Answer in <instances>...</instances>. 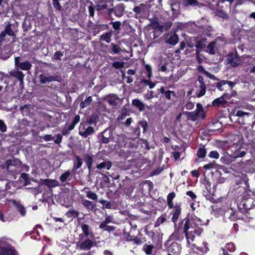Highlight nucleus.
<instances>
[{
  "label": "nucleus",
  "mask_w": 255,
  "mask_h": 255,
  "mask_svg": "<svg viewBox=\"0 0 255 255\" xmlns=\"http://www.w3.org/2000/svg\"><path fill=\"white\" fill-rule=\"evenodd\" d=\"M172 209L171 221L174 223V232L170 238L180 241L183 239L184 235L187 244L189 246L191 243L195 240L196 237L201 236L203 232V229L201 226L205 224L200 218L195 216H190L189 214L177 223V221L181 214V206L176 204Z\"/></svg>",
  "instance_id": "1"
},
{
  "label": "nucleus",
  "mask_w": 255,
  "mask_h": 255,
  "mask_svg": "<svg viewBox=\"0 0 255 255\" xmlns=\"http://www.w3.org/2000/svg\"><path fill=\"white\" fill-rule=\"evenodd\" d=\"M237 190H239V192H243V195L240 199L238 197V206L239 209L244 210V212H246L247 210L251 209L253 206L254 200L251 197L252 195L251 191L247 190L244 187H239Z\"/></svg>",
  "instance_id": "2"
},
{
  "label": "nucleus",
  "mask_w": 255,
  "mask_h": 255,
  "mask_svg": "<svg viewBox=\"0 0 255 255\" xmlns=\"http://www.w3.org/2000/svg\"><path fill=\"white\" fill-rule=\"evenodd\" d=\"M127 144V146L131 148H134L135 149V151L134 152H131L130 151H127L126 153H125V160H128V161H132L134 160L133 159V157L130 159H128L130 156L131 153H134L137 152V148H138V146L141 144V146H143L144 148L145 149L149 150L150 149V147L149 146L148 142L145 140V139H138L137 140V138H135L132 141L130 142H127L126 143Z\"/></svg>",
  "instance_id": "3"
},
{
  "label": "nucleus",
  "mask_w": 255,
  "mask_h": 255,
  "mask_svg": "<svg viewBox=\"0 0 255 255\" xmlns=\"http://www.w3.org/2000/svg\"><path fill=\"white\" fill-rule=\"evenodd\" d=\"M21 164V161L17 158L7 159L5 163L0 165V167L12 174H17L19 172V168Z\"/></svg>",
  "instance_id": "4"
},
{
  "label": "nucleus",
  "mask_w": 255,
  "mask_h": 255,
  "mask_svg": "<svg viewBox=\"0 0 255 255\" xmlns=\"http://www.w3.org/2000/svg\"><path fill=\"white\" fill-rule=\"evenodd\" d=\"M246 154V152L244 150L241 151V149H238L235 150L234 154L231 155L228 153L224 154L220 158L221 162L225 165L230 164L236 158L238 157H242Z\"/></svg>",
  "instance_id": "5"
},
{
  "label": "nucleus",
  "mask_w": 255,
  "mask_h": 255,
  "mask_svg": "<svg viewBox=\"0 0 255 255\" xmlns=\"http://www.w3.org/2000/svg\"><path fill=\"white\" fill-rule=\"evenodd\" d=\"M135 13V17L137 19H146L149 15V9L147 5L144 3H140L135 6L132 9Z\"/></svg>",
  "instance_id": "6"
},
{
  "label": "nucleus",
  "mask_w": 255,
  "mask_h": 255,
  "mask_svg": "<svg viewBox=\"0 0 255 255\" xmlns=\"http://www.w3.org/2000/svg\"><path fill=\"white\" fill-rule=\"evenodd\" d=\"M196 110L195 111L189 112H186V115L187 117L192 121H196L199 118V113H201V119L206 118V113H205L202 105L198 103L196 105Z\"/></svg>",
  "instance_id": "7"
},
{
  "label": "nucleus",
  "mask_w": 255,
  "mask_h": 255,
  "mask_svg": "<svg viewBox=\"0 0 255 255\" xmlns=\"http://www.w3.org/2000/svg\"><path fill=\"white\" fill-rule=\"evenodd\" d=\"M98 138L100 143H108L113 140V131L110 129L107 128L98 134Z\"/></svg>",
  "instance_id": "8"
},
{
  "label": "nucleus",
  "mask_w": 255,
  "mask_h": 255,
  "mask_svg": "<svg viewBox=\"0 0 255 255\" xmlns=\"http://www.w3.org/2000/svg\"><path fill=\"white\" fill-rule=\"evenodd\" d=\"M181 245L177 243H172L167 248V252L163 251L162 253L166 255H179L181 252Z\"/></svg>",
  "instance_id": "9"
},
{
  "label": "nucleus",
  "mask_w": 255,
  "mask_h": 255,
  "mask_svg": "<svg viewBox=\"0 0 255 255\" xmlns=\"http://www.w3.org/2000/svg\"><path fill=\"white\" fill-rule=\"evenodd\" d=\"M94 132V128L88 126L87 124L81 123L79 128V134L84 138L92 135Z\"/></svg>",
  "instance_id": "10"
},
{
  "label": "nucleus",
  "mask_w": 255,
  "mask_h": 255,
  "mask_svg": "<svg viewBox=\"0 0 255 255\" xmlns=\"http://www.w3.org/2000/svg\"><path fill=\"white\" fill-rule=\"evenodd\" d=\"M250 114L247 112H244L242 110H238L237 111L234 112L231 116L230 117L232 121L233 120H236V122L241 124H245V120L244 119V116H249Z\"/></svg>",
  "instance_id": "11"
},
{
  "label": "nucleus",
  "mask_w": 255,
  "mask_h": 255,
  "mask_svg": "<svg viewBox=\"0 0 255 255\" xmlns=\"http://www.w3.org/2000/svg\"><path fill=\"white\" fill-rule=\"evenodd\" d=\"M228 63L233 67H237L241 64V60L238 52L230 53L228 55Z\"/></svg>",
  "instance_id": "12"
},
{
  "label": "nucleus",
  "mask_w": 255,
  "mask_h": 255,
  "mask_svg": "<svg viewBox=\"0 0 255 255\" xmlns=\"http://www.w3.org/2000/svg\"><path fill=\"white\" fill-rule=\"evenodd\" d=\"M181 4L185 7H191L194 9L201 8L205 6L197 0H182Z\"/></svg>",
  "instance_id": "13"
},
{
  "label": "nucleus",
  "mask_w": 255,
  "mask_h": 255,
  "mask_svg": "<svg viewBox=\"0 0 255 255\" xmlns=\"http://www.w3.org/2000/svg\"><path fill=\"white\" fill-rule=\"evenodd\" d=\"M165 43L170 45L171 46L176 45L179 42V36L175 32L165 35Z\"/></svg>",
  "instance_id": "14"
},
{
  "label": "nucleus",
  "mask_w": 255,
  "mask_h": 255,
  "mask_svg": "<svg viewBox=\"0 0 255 255\" xmlns=\"http://www.w3.org/2000/svg\"><path fill=\"white\" fill-rule=\"evenodd\" d=\"M192 247L193 248L192 249L194 252H196L200 255H203L204 254L207 253L209 250L208 244L206 242H204L202 243V245L200 247L197 246L195 244H193L192 245Z\"/></svg>",
  "instance_id": "15"
},
{
  "label": "nucleus",
  "mask_w": 255,
  "mask_h": 255,
  "mask_svg": "<svg viewBox=\"0 0 255 255\" xmlns=\"http://www.w3.org/2000/svg\"><path fill=\"white\" fill-rule=\"evenodd\" d=\"M6 34L10 36H15V33L12 29L11 25L9 23L5 26L4 30L2 31L0 34V43L5 41Z\"/></svg>",
  "instance_id": "16"
},
{
  "label": "nucleus",
  "mask_w": 255,
  "mask_h": 255,
  "mask_svg": "<svg viewBox=\"0 0 255 255\" xmlns=\"http://www.w3.org/2000/svg\"><path fill=\"white\" fill-rule=\"evenodd\" d=\"M40 83L41 84H46L52 81H58V76L57 75H52L49 76H46L44 74L39 75Z\"/></svg>",
  "instance_id": "17"
},
{
  "label": "nucleus",
  "mask_w": 255,
  "mask_h": 255,
  "mask_svg": "<svg viewBox=\"0 0 255 255\" xmlns=\"http://www.w3.org/2000/svg\"><path fill=\"white\" fill-rule=\"evenodd\" d=\"M8 202L12 203L15 206L17 210L21 216L23 217L25 215L26 213L25 208L20 204L19 201H17L14 199H9L8 200Z\"/></svg>",
  "instance_id": "18"
},
{
  "label": "nucleus",
  "mask_w": 255,
  "mask_h": 255,
  "mask_svg": "<svg viewBox=\"0 0 255 255\" xmlns=\"http://www.w3.org/2000/svg\"><path fill=\"white\" fill-rule=\"evenodd\" d=\"M40 184L41 185H46L49 188L59 186V182L55 179H41Z\"/></svg>",
  "instance_id": "19"
},
{
  "label": "nucleus",
  "mask_w": 255,
  "mask_h": 255,
  "mask_svg": "<svg viewBox=\"0 0 255 255\" xmlns=\"http://www.w3.org/2000/svg\"><path fill=\"white\" fill-rule=\"evenodd\" d=\"M0 255H17V252L9 247H0Z\"/></svg>",
  "instance_id": "20"
},
{
  "label": "nucleus",
  "mask_w": 255,
  "mask_h": 255,
  "mask_svg": "<svg viewBox=\"0 0 255 255\" xmlns=\"http://www.w3.org/2000/svg\"><path fill=\"white\" fill-rule=\"evenodd\" d=\"M93 157L94 155L90 154L85 153L83 155V160L86 164L89 171L92 169V165L94 162Z\"/></svg>",
  "instance_id": "21"
},
{
  "label": "nucleus",
  "mask_w": 255,
  "mask_h": 255,
  "mask_svg": "<svg viewBox=\"0 0 255 255\" xmlns=\"http://www.w3.org/2000/svg\"><path fill=\"white\" fill-rule=\"evenodd\" d=\"M80 227L82 231L83 234L79 235V238L82 239L84 236L88 237L90 235L92 232H91L90 226L85 223H82L80 225Z\"/></svg>",
  "instance_id": "22"
},
{
  "label": "nucleus",
  "mask_w": 255,
  "mask_h": 255,
  "mask_svg": "<svg viewBox=\"0 0 255 255\" xmlns=\"http://www.w3.org/2000/svg\"><path fill=\"white\" fill-rule=\"evenodd\" d=\"M158 90L161 94H164L165 97L168 100H171L172 99H171L172 96L173 98L176 97V93H175V92H174L173 91H170L169 90L165 91V87H164L163 86H161L160 88V89H158Z\"/></svg>",
  "instance_id": "23"
},
{
  "label": "nucleus",
  "mask_w": 255,
  "mask_h": 255,
  "mask_svg": "<svg viewBox=\"0 0 255 255\" xmlns=\"http://www.w3.org/2000/svg\"><path fill=\"white\" fill-rule=\"evenodd\" d=\"M227 101L223 99V97H219L214 100L212 103L213 107L218 108L220 107H225L227 105Z\"/></svg>",
  "instance_id": "24"
},
{
  "label": "nucleus",
  "mask_w": 255,
  "mask_h": 255,
  "mask_svg": "<svg viewBox=\"0 0 255 255\" xmlns=\"http://www.w3.org/2000/svg\"><path fill=\"white\" fill-rule=\"evenodd\" d=\"M125 10V4L123 3H119L115 6V15L120 17L123 16Z\"/></svg>",
  "instance_id": "25"
},
{
  "label": "nucleus",
  "mask_w": 255,
  "mask_h": 255,
  "mask_svg": "<svg viewBox=\"0 0 255 255\" xmlns=\"http://www.w3.org/2000/svg\"><path fill=\"white\" fill-rule=\"evenodd\" d=\"M9 75L16 78L19 81L20 84H23L24 75L21 71L19 70L10 71Z\"/></svg>",
  "instance_id": "26"
},
{
  "label": "nucleus",
  "mask_w": 255,
  "mask_h": 255,
  "mask_svg": "<svg viewBox=\"0 0 255 255\" xmlns=\"http://www.w3.org/2000/svg\"><path fill=\"white\" fill-rule=\"evenodd\" d=\"M93 242L89 239H88L82 242L79 247L81 250H89L93 246Z\"/></svg>",
  "instance_id": "27"
},
{
  "label": "nucleus",
  "mask_w": 255,
  "mask_h": 255,
  "mask_svg": "<svg viewBox=\"0 0 255 255\" xmlns=\"http://www.w3.org/2000/svg\"><path fill=\"white\" fill-rule=\"evenodd\" d=\"M207 42L206 38H202L196 42L195 47L196 48V53L199 54V53L203 50L204 48L205 47V43Z\"/></svg>",
  "instance_id": "28"
},
{
  "label": "nucleus",
  "mask_w": 255,
  "mask_h": 255,
  "mask_svg": "<svg viewBox=\"0 0 255 255\" xmlns=\"http://www.w3.org/2000/svg\"><path fill=\"white\" fill-rule=\"evenodd\" d=\"M112 166L111 161L109 160H105L102 162L98 164L96 166L97 169L99 170L107 169L109 170Z\"/></svg>",
  "instance_id": "29"
},
{
  "label": "nucleus",
  "mask_w": 255,
  "mask_h": 255,
  "mask_svg": "<svg viewBox=\"0 0 255 255\" xmlns=\"http://www.w3.org/2000/svg\"><path fill=\"white\" fill-rule=\"evenodd\" d=\"M113 33V31L111 30L109 32H104L100 37V40L101 41H105L108 43H110L111 37Z\"/></svg>",
  "instance_id": "30"
},
{
  "label": "nucleus",
  "mask_w": 255,
  "mask_h": 255,
  "mask_svg": "<svg viewBox=\"0 0 255 255\" xmlns=\"http://www.w3.org/2000/svg\"><path fill=\"white\" fill-rule=\"evenodd\" d=\"M132 104L139 111H143L145 110V106L140 100L134 99L132 101Z\"/></svg>",
  "instance_id": "31"
},
{
  "label": "nucleus",
  "mask_w": 255,
  "mask_h": 255,
  "mask_svg": "<svg viewBox=\"0 0 255 255\" xmlns=\"http://www.w3.org/2000/svg\"><path fill=\"white\" fill-rule=\"evenodd\" d=\"M207 154V149L205 145H200L197 150L196 155L199 158H203Z\"/></svg>",
  "instance_id": "32"
},
{
  "label": "nucleus",
  "mask_w": 255,
  "mask_h": 255,
  "mask_svg": "<svg viewBox=\"0 0 255 255\" xmlns=\"http://www.w3.org/2000/svg\"><path fill=\"white\" fill-rule=\"evenodd\" d=\"M176 194L174 192L169 193L167 196V203L169 209L173 208L174 204L173 199L175 197Z\"/></svg>",
  "instance_id": "33"
},
{
  "label": "nucleus",
  "mask_w": 255,
  "mask_h": 255,
  "mask_svg": "<svg viewBox=\"0 0 255 255\" xmlns=\"http://www.w3.org/2000/svg\"><path fill=\"white\" fill-rule=\"evenodd\" d=\"M119 99L116 95H113L109 96L106 101L110 106H116L118 104L117 101Z\"/></svg>",
  "instance_id": "34"
},
{
  "label": "nucleus",
  "mask_w": 255,
  "mask_h": 255,
  "mask_svg": "<svg viewBox=\"0 0 255 255\" xmlns=\"http://www.w3.org/2000/svg\"><path fill=\"white\" fill-rule=\"evenodd\" d=\"M110 46L111 50H109V52L111 53L114 54H119L122 50L121 48L119 45L115 44L113 42L110 44Z\"/></svg>",
  "instance_id": "35"
},
{
  "label": "nucleus",
  "mask_w": 255,
  "mask_h": 255,
  "mask_svg": "<svg viewBox=\"0 0 255 255\" xmlns=\"http://www.w3.org/2000/svg\"><path fill=\"white\" fill-rule=\"evenodd\" d=\"M172 25V22L170 21L164 22L163 24H160L157 29L161 32L168 30Z\"/></svg>",
  "instance_id": "36"
},
{
  "label": "nucleus",
  "mask_w": 255,
  "mask_h": 255,
  "mask_svg": "<svg viewBox=\"0 0 255 255\" xmlns=\"http://www.w3.org/2000/svg\"><path fill=\"white\" fill-rule=\"evenodd\" d=\"M140 81L145 87L148 86L149 89H153L156 85V83L155 82H152L150 80V78H148V79L143 78L141 79Z\"/></svg>",
  "instance_id": "37"
},
{
  "label": "nucleus",
  "mask_w": 255,
  "mask_h": 255,
  "mask_svg": "<svg viewBox=\"0 0 255 255\" xmlns=\"http://www.w3.org/2000/svg\"><path fill=\"white\" fill-rule=\"evenodd\" d=\"M220 249H223L226 252L232 253L236 250V246L233 243H227L224 248H221Z\"/></svg>",
  "instance_id": "38"
},
{
  "label": "nucleus",
  "mask_w": 255,
  "mask_h": 255,
  "mask_svg": "<svg viewBox=\"0 0 255 255\" xmlns=\"http://www.w3.org/2000/svg\"><path fill=\"white\" fill-rule=\"evenodd\" d=\"M98 119V116L96 114H92L87 118V122L88 124L96 125Z\"/></svg>",
  "instance_id": "39"
},
{
  "label": "nucleus",
  "mask_w": 255,
  "mask_h": 255,
  "mask_svg": "<svg viewBox=\"0 0 255 255\" xmlns=\"http://www.w3.org/2000/svg\"><path fill=\"white\" fill-rule=\"evenodd\" d=\"M146 19H148L150 21V24L151 25L153 28H157L159 26V22L158 21V18L156 16H154L152 17H148V16H147Z\"/></svg>",
  "instance_id": "40"
},
{
  "label": "nucleus",
  "mask_w": 255,
  "mask_h": 255,
  "mask_svg": "<svg viewBox=\"0 0 255 255\" xmlns=\"http://www.w3.org/2000/svg\"><path fill=\"white\" fill-rule=\"evenodd\" d=\"M82 204L85 207H86L88 210L93 211L94 209L95 204H93V202L92 201H90L86 199H84L82 201Z\"/></svg>",
  "instance_id": "41"
},
{
  "label": "nucleus",
  "mask_w": 255,
  "mask_h": 255,
  "mask_svg": "<svg viewBox=\"0 0 255 255\" xmlns=\"http://www.w3.org/2000/svg\"><path fill=\"white\" fill-rule=\"evenodd\" d=\"M32 67V65L31 63L26 61L25 62H22L19 63V68L22 70H29Z\"/></svg>",
  "instance_id": "42"
},
{
  "label": "nucleus",
  "mask_w": 255,
  "mask_h": 255,
  "mask_svg": "<svg viewBox=\"0 0 255 255\" xmlns=\"http://www.w3.org/2000/svg\"><path fill=\"white\" fill-rule=\"evenodd\" d=\"M110 24H112L113 28L115 30L116 34H119L121 30V22L120 21H116L111 22Z\"/></svg>",
  "instance_id": "43"
},
{
  "label": "nucleus",
  "mask_w": 255,
  "mask_h": 255,
  "mask_svg": "<svg viewBox=\"0 0 255 255\" xmlns=\"http://www.w3.org/2000/svg\"><path fill=\"white\" fill-rule=\"evenodd\" d=\"M215 15L223 18L227 19L229 17L228 14L223 9H217L214 12Z\"/></svg>",
  "instance_id": "44"
},
{
  "label": "nucleus",
  "mask_w": 255,
  "mask_h": 255,
  "mask_svg": "<svg viewBox=\"0 0 255 255\" xmlns=\"http://www.w3.org/2000/svg\"><path fill=\"white\" fill-rule=\"evenodd\" d=\"M206 86H201L200 85L199 87V89L196 92L195 95L196 97L198 98L201 97L203 96L206 93Z\"/></svg>",
  "instance_id": "45"
},
{
  "label": "nucleus",
  "mask_w": 255,
  "mask_h": 255,
  "mask_svg": "<svg viewBox=\"0 0 255 255\" xmlns=\"http://www.w3.org/2000/svg\"><path fill=\"white\" fill-rule=\"evenodd\" d=\"M9 76L3 72L0 71V82L3 83L5 84H8L9 83Z\"/></svg>",
  "instance_id": "46"
},
{
  "label": "nucleus",
  "mask_w": 255,
  "mask_h": 255,
  "mask_svg": "<svg viewBox=\"0 0 255 255\" xmlns=\"http://www.w3.org/2000/svg\"><path fill=\"white\" fill-rule=\"evenodd\" d=\"M71 174V171L67 170L60 176L59 179L62 183H64L67 180Z\"/></svg>",
  "instance_id": "47"
},
{
  "label": "nucleus",
  "mask_w": 255,
  "mask_h": 255,
  "mask_svg": "<svg viewBox=\"0 0 255 255\" xmlns=\"http://www.w3.org/2000/svg\"><path fill=\"white\" fill-rule=\"evenodd\" d=\"M138 126L143 128V132L145 133L149 128V126L147 121L144 120H140L138 122Z\"/></svg>",
  "instance_id": "48"
},
{
  "label": "nucleus",
  "mask_w": 255,
  "mask_h": 255,
  "mask_svg": "<svg viewBox=\"0 0 255 255\" xmlns=\"http://www.w3.org/2000/svg\"><path fill=\"white\" fill-rule=\"evenodd\" d=\"M92 102V98L91 96H89L84 101L81 102L80 107L81 109H84L87 106H89Z\"/></svg>",
  "instance_id": "49"
},
{
  "label": "nucleus",
  "mask_w": 255,
  "mask_h": 255,
  "mask_svg": "<svg viewBox=\"0 0 255 255\" xmlns=\"http://www.w3.org/2000/svg\"><path fill=\"white\" fill-rule=\"evenodd\" d=\"M145 87L142 84L140 81H139L137 84L135 85V91L137 93H142Z\"/></svg>",
  "instance_id": "50"
},
{
  "label": "nucleus",
  "mask_w": 255,
  "mask_h": 255,
  "mask_svg": "<svg viewBox=\"0 0 255 255\" xmlns=\"http://www.w3.org/2000/svg\"><path fill=\"white\" fill-rule=\"evenodd\" d=\"M216 45V42L215 41H212L209 43L207 47L206 52H209L211 54H215V47Z\"/></svg>",
  "instance_id": "51"
},
{
  "label": "nucleus",
  "mask_w": 255,
  "mask_h": 255,
  "mask_svg": "<svg viewBox=\"0 0 255 255\" xmlns=\"http://www.w3.org/2000/svg\"><path fill=\"white\" fill-rule=\"evenodd\" d=\"M75 158L76 159L77 161L74 163L73 168L74 169L77 170L82 166L83 164V160L80 156L77 155L75 156Z\"/></svg>",
  "instance_id": "52"
},
{
  "label": "nucleus",
  "mask_w": 255,
  "mask_h": 255,
  "mask_svg": "<svg viewBox=\"0 0 255 255\" xmlns=\"http://www.w3.org/2000/svg\"><path fill=\"white\" fill-rule=\"evenodd\" d=\"M79 215V212L76 210H69L65 213V215L68 218L77 217Z\"/></svg>",
  "instance_id": "53"
},
{
  "label": "nucleus",
  "mask_w": 255,
  "mask_h": 255,
  "mask_svg": "<svg viewBox=\"0 0 255 255\" xmlns=\"http://www.w3.org/2000/svg\"><path fill=\"white\" fill-rule=\"evenodd\" d=\"M153 248L154 247L152 245H145L143 246V250L146 255H149L152 254Z\"/></svg>",
  "instance_id": "54"
},
{
  "label": "nucleus",
  "mask_w": 255,
  "mask_h": 255,
  "mask_svg": "<svg viewBox=\"0 0 255 255\" xmlns=\"http://www.w3.org/2000/svg\"><path fill=\"white\" fill-rule=\"evenodd\" d=\"M20 178L24 180V185H28L30 184L31 181L29 179V175L28 174L26 173H22L20 175Z\"/></svg>",
  "instance_id": "55"
},
{
  "label": "nucleus",
  "mask_w": 255,
  "mask_h": 255,
  "mask_svg": "<svg viewBox=\"0 0 255 255\" xmlns=\"http://www.w3.org/2000/svg\"><path fill=\"white\" fill-rule=\"evenodd\" d=\"M112 222V218L110 216L107 217L100 225L99 228L104 229L106 225Z\"/></svg>",
  "instance_id": "56"
},
{
  "label": "nucleus",
  "mask_w": 255,
  "mask_h": 255,
  "mask_svg": "<svg viewBox=\"0 0 255 255\" xmlns=\"http://www.w3.org/2000/svg\"><path fill=\"white\" fill-rule=\"evenodd\" d=\"M145 69L146 72L147 78L150 79L152 76V67L149 64H146L145 65Z\"/></svg>",
  "instance_id": "57"
},
{
  "label": "nucleus",
  "mask_w": 255,
  "mask_h": 255,
  "mask_svg": "<svg viewBox=\"0 0 255 255\" xmlns=\"http://www.w3.org/2000/svg\"><path fill=\"white\" fill-rule=\"evenodd\" d=\"M125 62L122 61H116L112 64V66L117 69L123 68Z\"/></svg>",
  "instance_id": "58"
},
{
  "label": "nucleus",
  "mask_w": 255,
  "mask_h": 255,
  "mask_svg": "<svg viewBox=\"0 0 255 255\" xmlns=\"http://www.w3.org/2000/svg\"><path fill=\"white\" fill-rule=\"evenodd\" d=\"M99 202L102 204L103 207L106 209H110L112 208V204L110 202L105 200H100Z\"/></svg>",
  "instance_id": "59"
},
{
  "label": "nucleus",
  "mask_w": 255,
  "mask_h": 255,
  "mask_svg": "<svg viewBox=\"0 0 255 255\" xmlns=\"http://www.w3.org/2000/svg\"><path fill=\"white\" fill-rule=\"evenodd\" d=\"M208 156L211 158L218 159L220 157V154L217 150H212L208 154Z\"/></svg>",
  "instance_id": "60"
},
{
  "label": "nucleus",
  "mask_w": 255,
  "mask_h": 255,
  "mask_svg": "<svg viewBox=\"0 0 255 255\" xmlns=\"http://www.w3.org/2000/svg\"><path fill=\"white\" fill-rule=\"evenodd\" d=\"M53 5L54 8L59 11L62 9V7L59 1V0H53Z\"/></svg>",
  "instance_id": "61"
},
{
  "label": "nucleus",
  "mask_w": 255,
  "mask_h": 255,
  "mask_svg": "<svg viewBox=\"0 0 255 255\" xmlns=\"http://www.w3.org/2000/svg\"><path fill=\"white\" fill-rule=\"evenodd\" d=\"M171 10L174 13H178L179 11V3L177 2L171 4Z\"/></svg>",
  "instance_id": "62"
},
{
  "label": "nucleus",
  "mask_w": 255,
  "mask_h": 255,
  "mask_svg": "<svg viewBox=\"0 0 255 255\" xmlns=\"http://www.w3.org/2000/svg\"><path fill=\"white\" fill-rule=\"evenodd\" d=\"M63 56V52L60 51H57L54 54V59L56 60H61V57Z\"/></svg>",
  "instance_id": "63"
},
{
  "label": "nucleus",
  "mask_w": 255,
  "mask_h": 255,
  "mask_svg": "<svg viewBox=\"0 0 255 255\" xmlns=\"http://www.w3.org/2000/svg\"><path fill=\"white\" fill-rule=\"evenodd\" d=\"M87 197L93 200H95L97 199V195L96 194L92 191L87 192Z\"/></svg>",
  "instance_id": "64"
}]
</instances>
